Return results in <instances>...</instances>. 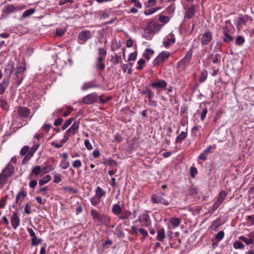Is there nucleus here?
<instances>
[{"label":"nucleus","mask_w":254,"mask_h":254,"mask_svg":"<svg viewBox=\"0 0 254 254\" xmlns=\"http://www.w3.org/2000/svg\"><path fill=\"white\" fill-rule=\"evenodd\" d=\"M99 97L96 93H92L85 96L82 99V102L85 104H92L96 102Z\"/></svg>","instance_id":"1"},{"label":"nucleus","mask_w":254,"mask_h":254,"mask_svg":"<svg viewBox=\"0 0 254 254\" xmlns=\"http://www.w3.org/2000/svg\"><path fill=\"white\" fill-rule=\"evenodd\" d=\"M192 50L190 49L187 52L185 57L178 63V66L181 67L188 65L192 58Z\"/></svg>","instance_id":"2"},{"label":"nucleus","mask_w":254,"mask_h":254,"mask_svg":"<svg viewBox=\"0 0 254 254\" xmlns=\"http://www.w3.org/2000/svg\"><path fill=\"white\" fill-rule=\"evenodd\" d=\"M90 32L88 30L81 31L78 34L79 43L81 44H84L89 39L91 38Z\"/></svg>","instance_id":"3"},{"label":"nucleus","mask_w":254,"mask_h":254,"mask_svg":"<svg viewBox=\"0 0 254 254\" xmlns=\"http://www.w3.org/2000/svg\"><path fill=\"white\" fill-rule=\"evenodd\" d=\"M238 238L247 245H254V231L247 235V237L241 236Z\"/></svg>","instance_id":"4"},{"label":"nucleus","mask_w":254,"mask_h":254,"mask_svg":"<svg viewBox=\"0 0 254 254\" xmlns=\"http://www.w3.org/2000/svg\"><path fill=\"white\" fill-rule=\"evenodd\" d=\"M10 221L12 227L15 230L16 229L20 224V219L16 212H13L12 213Z\"/></svg>","instance_id":"5"},{"label":"nucleus","mask_w":254,"mask_h":254,"mask_svg":"<svg viewBox=\"0 0 254 254\" xmlns=\"http://www.w3.org/2000/svg\"><path fill=\"white\" fill-rule=\"evenodd\" d=\"M223 34L224 35L223 41L225 43H229L233 41V38L230 34V30L228 26L223 28Z\"/></svg>","instance_id":"6"},{"label":"nucleus","mask_w":254,"mask_h":254,"mask_svg":"<svg viewBox=\"0 0 254 254\" xmlns=\"http://www.w3.org/2000/svg\"><path fill=\"white\" fill-rule=\"evenodd\" d=\"M212 34L210 31L206 32L203 33L201 38V43L202 45L208 44L212 40Z\"/></svg>","instance_id":"7"},{"label":"nucleus","mask_w":254,"mask_h":254,"mask_svg":"<svg viewBox=\"0 0 254 254\" xmlns=\"http://www.w3.org/2000/svg\"><path fill=\"white\" fill-rule=\"evenodd\" d=\"M79 127V122H74L71 126L66 131V133L68 135L72 136L75 134L78 131Z\"/></svg>","instance_id":"8"},{"label":"nucleus","mask_w":254,"mask_h":254,"mask_svg":"<svg viewBox=\"0 0 254 254\" xmlns=\"http://www.w3.org/2000/svg\"><path fill=\"white\" fill-rule=\"evenodd\" d=\"M157 1V0H148V4H147V9L144 11V13L147 15H150L152 13H153L155 11L157 10V9L156 8H151V6H154L156 2Z\"/></svg>","instance_id":"9"},{"label":"nucleus","mask_w":254,"mask_h":254,"mask_svg":"<svg viewBox=\"0 0 254 254\" xmlns=\"http://www.w3.org/2000/svg\"><path fill=\"white\" fill-rule=\"evenodd\" d=\"M14 166L10 163H8L6 167L3 170L2 173L7 178L12 175L14 172Z\"/></svg>","instance_id":"10"},{"label":"nucleus","mask_w":254,"mask_h":254,"mask_svg":"<svg viewBox=\"0 0 254 254\" xmlns=\"http://www.w3.org/2000/svg\"><path fill=\"white\" fill-rule=\"evenodd\" d=\"M139 221L142 223V225L145 227L148 226L150 224L149 217L147 214H143L139 217Z\"/></svg>","instance_id":"11"},{"label":"nucleus","mask_w":254,"mask_h":254,"mask_svg":"<svg viewBox=\"0 0 254 254\" xmlns=\"http://www.w3.org/2000/svg\"><path fill=\"white\" fill-rule=\"evenodd\" d=\"M167 83L164 80H160V92L164 90L167 93L171 92L172 88L171 86L167 87Z\"/></svg>","instance_id":"12"},{"label":"nucleus","mask_w":254,"mask_h":254,"mask_svg":"<svg viewBox=\"0 0 254 254\" xmlns=\"http://www.w3.org/2000/svg\"><path fill=\"white\" fill-rule=\"evenodd\" d=\"M98 85L95 83L94 80L85 82L81 87L82 90H86L90 88L98 87Z\"/></svg>","instance_id":"13"},{"label":"nucleus","mask_w":254,"mask_h":254,"mask_svg":"<svg viewBox=\"0 0 254 254\" xmlns=\"http://www.w3.org/2000/svg\"><path fill=\"white\" fill-rule=\"evenodd\" d=\"M18 114L22 118H26L29 115L30 110L27 107H21L19 108Z\"/></svg>","instance_id":"14"},{"label":"nucleus","mask_w":254,"mask_h":254,"mask_svg":"<svg viewBox=\"0 0 254 254\" xmlns=\"http://www.w3.org/2000/svg\"><path fill=\"white\" fill-rule=\"evenodd\" d=\"M252 20V18L248 15H244V16L238 18L237 21V25L242 26L245 24L248 20Z\"/></svg>","instance_id":"15"},{"label":"nucleus","mask_w":254,"mask_h":254,"mask_svg":"<svg viewBox=\"0 0 254 254\" xmlns=\"http://www.w3.org/2000/svg\"><path fill=\"white\" fill-rule=\"evenodd\" d=\"M9 83V79H4L0 83V94H2L5 92Z\"/></svg>","instance_id":"16"},{"label":"nucleus","mask_w":254,"mask_h":254,"mask_svg":"<svg viewBox=\"0 0 254 254\" xmlns=\"http://www.w3.org/2000/svg\"><path fill=\"white\" fill-rule=\"evenodd\" d=\"M14 69L13 63H9L6 65L4 69V73L8 77H10Z\"/></svg>","instance_id":"17"},{"label":"nucleus","mask_w":254,"mask_h":254,"mask_svg":"<svg viewBox=\"0 0 254 254\" xmlns=\"http://www.w3.org/2000/svg\"><path fill=\"white\" fill-rule=\"evenodd\" d=\"M171 56L170 53L167 51H162L160 53V63L165 62Z\"/></svg>","instance_id":"18"},{"label":"nucleus","mask_w":254,"mask_h":254,"mask_svg":"<svg viewBox=\"0 0 254 254\" xmlns=\"http://www.w3.org/2000/svg\"><path fill=\"white\" fill-rule=\"evenodd\" d=\"M187 132L186 131H182L181 133L177 137L176 139V143H181L187 137Z\"/></svg>","instance_id":"19"},{"label":"nucleus","mask_w":254,"mask_h":254,"mask_svg":"<svg viewBox=\"0 0 254 254\" xmlns=\"http://www.w3.org/2000/svg\"><path fill=\"white\" fill-rule=\"evenodd\" d=\"M16 10L15 7L12 4L6 5L3 9V11L6 14H9L14 12Z\"/></svg>","instance_id":"20"},{"label":"nucleus","mask_w":254,"mask_h":254,"mask_svg":"<svg viewBox=\"0 0 254 254\" xmlns=\"http://www.w3.org/2000/svg\"><path fill=\"white\" fill-rule=\"evenodd\" d=\"M194 6L192 5L188 9L186 17L189 19H190L194 15Z\"/></svg>","instance_id":"21"},{"label":"nucleus","mask_w":254,"mask_h":254,"mask_svg":"<svg viewBox=\"0 0 254 254\" xmlns=\"http://www.w3.org/2000/svg\"><path fill=\"white\" fill-rule=\"evenodd\" d=\"M222 203L220 201L216 199V200L214 202L211 206V208L209 209V212L211 214H212Z\"/></svg>","instance_id":"22"},{"label":"nucleus","mask_w":254,"mask_h":254,"mask_svg":"<svg viewBox=\"0 0 254 254\" xmlns=\"http://www.w3.org/2000/svg\"><path fill=\"white\" fill-rule=\"evenodd\" d=\"M27 192L24 190L20 191L17 194L16 198V201L18 202H21L22 200L26 196Z\"/></svg>","instance_id":"23"},{"label":"nucleus","mask_w":254,"mask_h":254,"mask_svg":"<svg viewBox=\"0 0 254 254\" xmlns=\"http://www.w3.org/2000/svg\"><path fill=\"white\" fill-rule=\"evenodd\" d=\"M131 66L132 64L131 63L124 64L122 66V68L124 72H126L127 71V72L129 74L131 73Z\"/></svg>","instance_id":"24"},{"label":"nucleus","mask_w":254,"mask_h":254,"mask_svg":"<svg viewBox=\"0 0 254 254\" xmlns=\"http://www.w3.org/2000/svg\"><path fill=\"white\" fill-rule=\"evenodd\" d=\"M181 222V220L179 218L173 217L170 219V223L174 227H177L179 226Z\"/></svg>","instance_id":"25"},{"label":"nucleus","mask_w":254,"mask_h":254,"mask_svg":"<svg viewBox=\"0 0 254 254\" xmlns=\"http://www.w3.org/2000/svg\"><path fill=\"white\" fill-rule=\"evenodd\" d=\"M122 211L121 207L118 204H115L112 208L113 213L116 215H119Z\"/></svg>","instance_id":"26"},{"label":"nucleus","mask_w":254,"mask_h":254,"mask_svg":"<svg viewBox=\"0 0 254 254\" xmlns=\"http://www.w3.org/2000/svg\"><path fill=\"white\" fill-rule=\"evenodd\" d=\"M51 179V177L50 175H46L39 181V184L40 186H43L50 182Z\"/></svg>","instance_id":"27"},{"label":"nucleus","mask_w":254,"mask_h":254,"mask_svg":"<svg viewBox=\"0 0 254 254\" xmlns=\"http://www.w3.org/2000/svg\"><path fill=\"white\" fill-rule=\"evenodd\" d=\"M106 192L100 187H97L96 190V195L95 196L98 197L101 199V197L105 194Z\"/></svg>","instance_id":"28"},{"label":"nucleus","mask_w":254,"mask_h":254,"mask_svg":"<svg viewBox=\"0 0 254 254\" xmlns=\"http://www.w3.org/2000/svg\"><path fill=\"white\" fill-rule=\"evenodd\" d=\"M154 51L150 49H147L143 54L144 57L149 60L153 55Z\"/></svg>","instance_id":"29"},{"label":"nucleus","mask_w":254,"mask_h":254,"mask_svg":"<svg viewBox=\"0 0 254 254\" xmlns=\"http://www.w3.org/2000/svg\"><path fill=\"white\" fill-rule=\"evenodd\" d=\"M233 247L236 249L243 250L245 248V245L244 244L239 241H237L233 244Z\"/></svg>","instance_id":"30"},{"label":"nucleus","mask_w":254,"mask_h":254,"mask_svg":"<svg viewBox=\"0 0 254 254\" xmlns=\"http://www.w3.org/2000/svg\"><path fill=\"white\" fill-rule=\"evenodd\" d=\"M175 42V38H168L166 41L163 42V45L165 48H168L171 44H174Z\"/></svg>","instance_id":"31"},{"label":"nucleus","mask_w":254,"mask_h":254,"mask_svg":"<svg viewBox=\"0 0 254 254\" xmlns=\"http://www.w3.org/2000/svg\"><path fill=\"white\" fill-rule=\"evenodd\" d=\"M227 193L225 191H224V190L221 191L219 193V195H218L217 199L220 201L222 203H223V202L224 201V200L227 195Z\"/></svg>","instance_id":"32"},{"label":"nucleus","mask_w":254,"mask_h":254,"mask_svg":"<svg viewBox=\"0 0 254 254\" xmlns=\"http://www.w3.org/2000/svg\"><path fill=\"white\" fill-rule=\"evenodd\" d=\"M42 170H43L41 169L40 166H36L33 168L32 170V172L35 176H37L41 173Z\"/></svg>","instance_id":"33"},{"label":"nucleus","mask_w":254,"mask_h":254,"mask_svg":"<svg viewBox=\"0 0 254 254\" xmlns=\"http://www.w3.org/2000/svg\"><path fill=\"white\" fill-rule=\"evenodd\" d=\"M101 201V199L96 196H94L90 198V202L93 206L98 205Z\"/></svg>","instance_id":"34"},{"label":"nucleus","mask_w":254,"mask_h":254,"mask_svg":"<svg viewBox=\"0 0 254 254\" xmlns=\"http://www.w3.org/2000/svg\"><path fill=\"white\" fill-rule=\"evenodd\" d=\"M0 106L1 108L4 110H7L8 109L9 106L8 103L4 99H1L0 102Z\"/></svg>","instance_id":"35"},{"label":"nucleus","mask_w":254,"mask_h":254,"mask_svg":"<svg viewBox=\"0 0 254 254\" xmlns=\"http://www.w3.org/2000/svg\"><path fill=\"white\" fill-rule=\"evenodd\" d=\"M35 12V9L33 8L29 9L25 11L22 14V18H26L33 14Z\"/></svg>","instance_id":"36"},{"label":"nucleus","mask_w":254,"mask_h":254,"mask_svg":"<svg viewBox=\"0 0 254 254\" xmlns=\"http://www.w3.org/2000/svg\"><path fill=\"white\" fill-rule=\"evenodd\" d=\"M60 167L63 169L68 168L70 166V163L67 160H62L59 165Z\"/></svg>","instance_id":"37"},{"label":"nucleus","mask_w":254,"mask_h":254,"mask_svg":"<svg viewBox=\"0 0 254 254\" xmlns=\"http://www.w3.org/2000/svg\"><path fill=\"white\" fill-rule=\"evenodd\" d=\"M42 242V239L41 238H38L36 237L31 238V245L32 246H37Z\"/></svg>","instance_id":"38"},{"label":"nucleus","mask_w":254,"mask_h":254,"mask_svg":"<svg viewBox=\"0 0 254 254\" xmlns=\"http://www.w3.org/2000/svg\"><path fill=\"white\" fill-rule=\"evenodd\" d=\"M91 214L94 219L97 220H100V215L96 210H91Z\"/></svg>","instance_id":"39"},{"label":"nucleus","mask_w":254,"mask_h":254,"mask_svg":"<svg viewBox=\"0 0 254 254\" xmlns=\"http://www.w3.org/2000/svg\"><path fill=\"white\" fill-rule=\"evenodd\" d=\"M245 41V39L242 36H238L236 39V44L238 46H242Z\"/></svg>","instance_id":"40"},{"label":"nucleus","mask_w":254,"mask_h":254,"mask_svg":"<svg viewBox=\"0 0 254 254\" xmlns=\"http://www.w3.org/2000/svg\"><path fill=\"white\" fill-rule=\"evenodd\" d=\"M7 178L2 173L0 174V188H1L7 181Z\"/></svg>","instance_id":"41"},{"label":"nucleus","mask_w":254,"mask_h":254,"mask_svg":"<svg viewBox=\"0 0 254 254\" xmlns=\"http://www.w3.org/2000/svg\"><path fill=\"white\" fill-rule=\"evenodd\" d=\"M39 146V144H36L33 146L30 150V152H29V157L32 156L35 151L38 149Z\"/></svg>","instance_id":"42"},{"label":"nucleus","mask_w":254,"mask_h":254,"mask_svg":"<svg viewBox=\"0 0 254 254\" xmlns=\"http://www.w3.org/2000/svg\"><path fill=\"white\" fill-rule=\"evenodd\" d=\"M207 77V72L206 70H203L201 72V75L199 77V81L200 82H203L206 79Z\"/></svg>","instance_id":"43"},{"label":"nucleus","mask_w":254,"mask_h":254,"mask_svg":"<svg viewBox=\"0 0 254 254\" xmlns=\"http://www.w3.org/2000/svg\"><path fill=\"white\" fill-rule=\"evenodd\" d=\"M74 120V118H69L68 119L63 125L62 126V129L64 130L72 122V121Z\"/></svg>","instance_id":"44"},{"label":"nucleus","mask_w":254,"mask_h":254,"mask_svg":"<svg viewBox=\"0 0 254 254\" xmlns=\"http://www.w3.org/2000/svg\"><path fill=\"white\" fill-rule=\"evenodd\" d=\"M160 22L164 23H167L170 20V18L168 16H164V15H160Z\"/></svg>","instance_id":"45"},{"label":"nucleus","mask_w":254,"mask_h":254,"mask_svg":"<svg viewBox=\"0 0 254 254\" xmlns=\"http://www.w3.org/2000/svg\"><path fill=\"white\" fill-rule=\"evenodd\" d=\"M25 70V67L24 66L20 65L17 67L16 74L17 76H18L19 74H22Z\"/></svg>","instance_id":"46"},{"label":"nucleus","mask_w":254,"mask_h":254,"mask_svg":"<svg viewBox=\"0 0 254 254\" xmlns=\"http://www.w3.org/2000/svg\"><path fill=\"white\" fill-rule=\"evenodd\" d=\"M96 68L98 70H103L105 67V65L102 62H96L95 65Z\"/></svg>","instance_id":"47"},{"label":"nucleus","mask_w":254,"mask_h":254,"mask_svg":"<svg viewBox=\"0 0 254 254\" xmlns=\"http://www.w3.org/2000/svg\"><path fill=\"white\" fill-rule=\"evenodd\" d=\"M54 182L56 184H58L62 181V175L59 174H56L54 177Z\"/></svg>","instance_id":"48"},{"label":"nucleus","mask_w":254,"mask_h":254,"mask_svg":"<svg viewBox=\"0 0 254 254\" xmlns=\"http://www.w3.org/2000/svg\"><path fill=\"white\" fill-rule=\"evenodd\" d=\"M224 236V232L223 231H219L215 236V238L218 241L221 240Z\"/></svg>","instance_id":"49"},{"label":"nucleus","mask_w":254,"mask_h":254,"mask_svg":"<svg viewBox=\"0 0 254 254\" xmlns=\"http://www.w3.org/2000/svg\"><path fill=\"white\" fill-rule=\"evenodd\" d=\"M82 164L80 160H76L73 161L72 166L75 168H78L81 166Z\"/></svg>","instance_id":"50"},{"label":"nucleus","mask_w":254,"mask_h":254,"mask_svg":"<svg viewBox=\"0 0 254 254\" xmlns=\"http://www.w3.org/2000/svg\"><path fill=\"white\" fill-rule=\"evenodd\" d=\"M27 232H28L29 236L31 237V238L36 237V235L35 232L32 228L28 227L27 228Z\"/></svg>","instance_id":"51"},{"label":"nucleus","mask_w":254,"mask_h":254,"mask_svg":"<svg viewBox=\"0 0 254 254\" xmlns=\"http://www.w3.org/2000/svg\"><path fill=\"white\" fill-rule=\"evenodd\" d=\"M212 147L216 148V145H213V146L209 145L206 149L204 150L203 152H204L207 155L211 153V150Z\"/></svg>","instance_id":"52"},{"label":"nucleus","mask_w":254,"mask_h":254,"mask_svg":"<svg viewBox=\"0 0 254 254\" xmlns=\"http://www.w3.org/2000/svg\"><path fill=\"white\" fill-rule=\"evenodd\" d=\"M29 150V147L28 146H25L21 149L20 153L23 155H25L28 152Z\"/></svg>","instance_id":"53"},{"label":"nucleus","mask_w":254,"mask_h":254,"mask_svg":"<svg viewBox=\"0 0 254 254\" xmlns=\"http://www.w3.org/2000/svg\"><path fill=\"white\" fill-rule=\"evenodd\" d=\"M84 145L88 150H91L92 149V145L89 142V140L86 139L84 141Z\"/></svg>","instance_id":"54"},{"label":"nucleus","mask_w":254,"mask_h":254,"mask_svg":"<svg viewBox=\"0 0 254 254\" xmlns=\"http://www.w3.org/2000/svg\"><path fill=\"white\" fill-rule=\"evenodd\" d=\"M145 63L144 60L141 59L137 62V64H138L139 66L137 67V69L139 70L143 68V65Z\"/></svg>","instance_id":"55"},{"label":"nucleus","mask_w":254,"mask_h":254,"mask_svg":"<svg viewBox=\"0 0 254 254\" xmlns=\"http://www.w3.org/2000/svg\"><path fill=\"white\" fill-rule=\"evenodd\" d=\"M99 55L101 56L105 57L107 54L106 50L103 48H100L99 49Z\"/></svg>","instance_id":"56"},{"label":"nucleus","mask_w":254,"mask_h":254,"mask_svg":"<svg viewBox=\"0 0 254 254\" xmlns=\"http://www.w3.org/2000/svg\"><path fill=\"white\" fill-rule=\"evenodd\" d=\"M207 113V109L206 108H204L202 109V113L200 116V119L202 121H203L206 117V115Z\"/></svg>","instance_id":"57"},{"label":"nucleus","mask_w":254,"mask_h":254,"mask_svg":"<svg viewBox=\"0 0 254 254\" xmlns=\"http://www.w3.org/2000/svg\"><path fill=\"white\" fill-rule=\"evenodd\" d=\"M197 171L195 167H191L190 169V173L191 177H194L195 175L197 174Z\"/></svg>","instance_id":"58"},{"label":"nucleus","mask_w":254,"mask_h":254,"mask_svg":"<svg viewBox=\"0 0 254 254\" xmlns=\"http://www.w3.org/2000/svg\"><path fill=\"white\" fill-rule=\"evenodd\" d=\"M136 58V54L135 53H132L130 54L127 61H135Z\"/></svg>","instance_id":"59"},{"label":"nucleus","mask_w":254,"mask_h":254,"mask_svg":"<svg viewBox=\"0 0 254 254\" xmlns=\"http://www.w3.org/2000/svg\"><path fill=\"white\" fill-rule=\"evenodd\" d=\"M54 169V167L52 165H49L43 168V170H45L46 172H49Z\"/></svg>","instance_id":"60"},{"label":"nucleus","mask_w":254,"mask_h":254,"mask_svg":"<svg viewBox=\"0 0 254 254\" xmlns=\"http://www.w3.org/2000/svg\"><path fill=\"white\" fill-rule=\"evenodd\" d=\"M122 58L120 56L116 55L115 57L114 60V63L115 64H118L121 61Z\"/></svg>","instance_id":"61"},{"label":"nucleus","mask_w":254,"mask_h":254,"mask_svg":"<svg viewBox=\"0 0 254 254\" xmlns=\"http://www.w3.org/2000/svg\"><path fill=\"white\" fill-rule=\"evenodd\" d=\"M70 137L69 135L66 134V132H65V134L64 135L63 138L61 140V142L63 144L64 143H65L68 139V137Z\"/></svg>","instance_id":"62"},{"label":"nucleus","mask_w":254,"mask_h":254,"mask_svg":"<svg viewBox=\"0 0 254 254\" xmlns=\"http://www.w3.org/2000/svg\"><path fill=\"white\" fill-rule=\"evenodd\" d=\"M151 201L153 203H158L159 202V198L157 195H152L151 197Z\"/></svg>","instance_id":"63"},{"label":"nucleus","mask_w":254,"mask_h":254,"mask_svg":"<svg viewBox=\"0 0 254 254\" xmlns=\"http://www.w3.org/2000/svg\"><path fill=\"white\" fill-rule=\"evenodd\" d=\"M40 254H46V245L44 244L40 250Z\"/></svg>","instance_id":"64"}]
</instances>
